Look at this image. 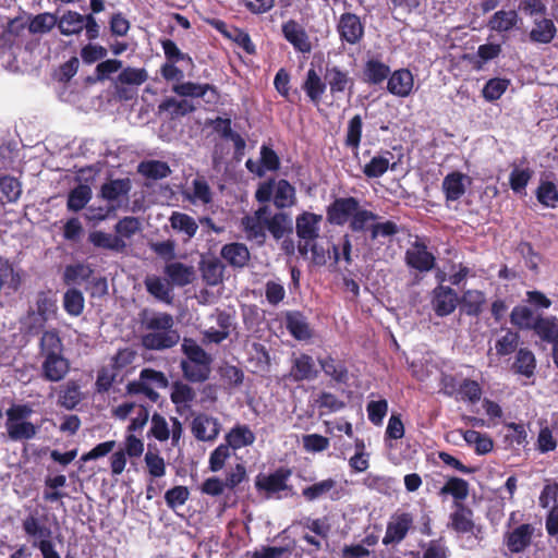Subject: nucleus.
I'll list each match as a JSON object with an SVG mask.
<instances>
[{
    "label": "nucleus",
    "mask_w": 558,
    "mask_h": 558,
    "mask_svg": "<svg viewBox=\"0 0 558 558\" xmlns=\"http://www.w3.org/2000/svg\"><path fill=\"white\" fill-rule=\"evenodd\" d=\"M145 333L142 344L148 350H165L174 347L180 341V335L174 329V319L168 313H151L143 319Z\"/></svg>",
    "instance_id": "obj_1"
},
{
    "label": "nucleus",
    "mask_w": 558,
    "mask_h": 558,
    "mask_svg": "<svg viewBox=\"0 0 558 558\" xmlns=\"http://www.w3.org/2000/svg\"><path fill=\"white\" fill-rule=\"evenodd\" d=\"M182 351L186 355L181 362L184 377L193 383L205 381L210 374V355L194 340L186 338L182 342Z\"/></svg>",
    "instance_id": "obj_2"
},
{
    "label": "nucleus",
    "mask_w": 558,
    "mask_h": 558,
    "mask_svg": "<svg viewBox=\"0 0 558 558\" xmlns=\"http://www.w3.org/2000/svg\"><path fill=\"white\" fill-rule=\"evenodd\" d=\"M350 229L354 232L369 231L371 240L375 241L378 238H389L399 232L396 222L391 220L379 221L378 216L359 205L352 220L350 221Z\"/></svg>",
    "instance_id": "obj_3"
},
{
    "label": "nucleus",
    "mask_w": 558,
    "mask_h": 558,
    "mask_svg": "<svg viewBox=\"0 0 558 558\" xmlns=\"http://www.w3.org/2000/svg\"><path fill=\"white\" fill-rule=\"evenodd\" d=\"M31 409L25 405H15L7 411V432L12 440H26L32 439L36 433L37 427L23 418L31 414Z\"/></svg>",
    "instance_id": "obj_4"
},
{
    "label": "nucleus",
    "mask_w": 558,
    "mask_h": 558,
    "mask_svg": "<svg viewBox=\"0 0 558 558\" xmlns=\"http://www.w3.org/2000/svg\"><path fill=\"white\" fill-rule=\"evenodd\" d=\"M168 379L162 372L151 368L142 369L137 380L128 384L129 393H142L150 401H157L159 393L157 389L166 388Z\"/></svg>",
    "instance_id": "obj_5"
},
{
    "label": "nucleus",
    "mask_w": 558,
    "mask_h": 558,
    "mask_svg": "<svg viewBox=\"0 0 558 558\" xmlns=\"http://www.w3.org/2000/svg\"><path fill=\"white\" fill-rule=\"evenodd\" d=\"M322 221V215L308 211H304L296 217L295 230L296 235L300 239L298 250L302 256H306L308 254L310 244L318 238Z\"/></svg>",
    "instance_id": "obj_6"
},
{
    "label": "nucleus",
    "mask_w": 558,
    "mask_h": 558,
    "mask_svg": "<svg viewBox=\"0 0 558 558\" xmlns=\"http://www.w3.org/2000/svg\"><path fill=\"white\" fill-rule=\"evenodd\" d=\"M149 434L159 441L171 439L175 447L183 434L182 423L177 417H171L169 423L166 417L155 413L150 420Z\"/></svg>",
    "instance_id": "obj_7"
},
{
    "label": "nucleus",
    "mask_w": 558,
    "mask_h": 558,
    "mask_svg": "<svg viewBox=\"0 0 558 558\" xmlns=\"http://www.w3.org/2000/svg\"><path fill=\"white\" fill-rule=\"evenodd\" d=\"M305 500L312 502L323 498L339 500L343 496V486L333 478H325L302 489Z\"/></svg>",
    "instance_id": "obj_8"
},
{
    "label": "nucleus",
    "mask_w": 558,
    "mask_h": 558,
    "mask_svg": "<svg viewBox=\"0 0 558 558\" xmlns=\"http://www.w3.org/2000/svg\"><path fill=\"white\" fill-rule=\"evenodd\" d=\"M130 191L131 181L129 179L110 180L101 185L99 197L118 210L128 201Z\"/></svg>",
    "instance_id": "obj_9"
},
{
    "label": "nucleus",
    "mask_w": 558,
    "mask_h": 558,
    "mask_svg": "<svg viewBox=\"0 0 558 558\" xmlns=\"http://www.w3.org/2000/svg\"><path fill=\"white\" fill-rule=\"evenodd\" d=\"M221 429V424L217 417L199 413L195 415L191 423V432L199 441H214Z\"/></svg>",
    "instance_id": "obj_10"
},
{
    "label": "nucleus",
    "mask_w": 558,
    "mask_h": 558,
    "mask_svg": "<svg viewBox=\"0 0 558 558\" xmlns=\"http://www.w3.org/2000/svg\"><path fill=\"white\" fill-rule=\"evenodd\" d=\"M291 475L290 470L279 469L268 475H258L255 486L258 490H264L269 497L278 496L288 489V480Z\"/></svg>",
    "instance_id": "obj_11"
},
{
    "label": "nucleus",
    "mask_w": 558,
    "mask_h": 558,
    "mask_svg": "<svg viewBox=\"0 0 558 558\" xmlns=\"http://www.w3.org/2000/svg\"><path fill=\"white\" fill-rule=\"evenodd\" d=\"M413 525V517L410 513L402 512L393 514L386 529L385 536L383 538V543L385 545L398 544L400 543L408 534L409 530Z\"/></svg>",
    "instance_id": "obj_12"
},
{
    "label": "nucleus",
    "mask_w": 558,
    "mask_h": 558,
    "mask_svg": "<svg viewBox=\"0 0 558 558\" xmlns=\"http://www.w3.org/2000/svg\"><path fill=\"white\" fill-rule=\"evenodd\" d=\"M534 532L532 524H520L505 534V545L510 553H522L531 545Z\"/></svg>",
    "instance_id": "obj_13"
},
{
    "label": "nucleus",
    "mask_w": 558,
    "mask_h": 558,
    "mask_svg": "<svg viewBox=\"0 0 558 558\" xmlns=\"http://www.w3.org/2000/svg\"><path fill=\"white\" fill-rule=\"evenodd\" d=\"M359 205L360 202L354 197L336 199L328 209L329 221L338 226L350 223Z\"/></svg>",
    "instance_id": "obj_14"
},
{
    "label": "nucleus",
    "mask_w": 558,
    "mask_h": 558,
    "mask_svg": "<svg viewBox=\"0 0 558 558\" xmlns=\"http://www.w3.org/2000/svg\"><path fill=\"white\" fill-rule=\"evenodd\" d=\"M407 264L420 271H428L433 268L435 257L427 251L425 244L415 241L405 252Z\"/></svg>",
    "instance_id": "obj_15"
},
{
    "label": "nucleus",
    "mask_w": 558,
    "mask_h": 558,
    "mask_svg": "<svg viewBox=\"0 0 558 558\" xmlns=\"http://www.w3.org/2000/svg\"><path fill=\"white\" fill-rule=\"evenodd\" d=\"M172 90L183 97H203L207 104H216L219 97L216 88L209 84L184 82L174 85Z\"/></svg>",
    "instance_id": "obj_16"
},
{
    "label": "nucleus",
    "mask_w": 558,
    "mask_h": 558,
    "mask_svg": "<svg viewBox=\"0 0 558 558\" xmlns=\"http://www.w3.org/2000/svg\"><path fill=\"white\" fill-rule=\"evenodd\" d=\"M268 217V206H263L253 215L245 216L242 219V226L248 239H255L259 242L265 236L266 222Z\"/></svg>",
    "instance_id": "obj_17"
},
{
    "label": "nucleus",
    "mask_w": 558,
    "mask_h": 558,
    "mask_svg": "<svg viewBox=\"0 0 558 558\" xmlns=\"http://www.w3.org/2000/svg\"><path fill=\"white\" fill-rule=\"evenodd\" d=\"M338 32L341 39L349 44H356L363 37L364 27L357 15L353 13H344L340 16Z\"/></svg>",
    "instance_id": "obj_18"
},
{
    "label": "nucleus",
    "mask_w": 558,
    "mask_h": 558,
    "mask_svg": "<svg viewBox=\"0 0 558 558\" xmlns=\"http://www.w3.org/2000/svg\"><path fill=\"white\" fill-rule=\"evenodd\" d=\"M163 274L172 286L184 287L193 282L195 269L181 262H169L163 267Z\"/></svg>",
    "instance_id": "obj_19"
},
{
    "label": "nucleus",
    "mask_w": 558,
    "mask_h": 558,
    "mask_svg": "<svg viewBox=\"0 0 558 558\" xmlns=\"http://www.w3.org/2000/svg\"><path fill=\"white\" fill-rule=\"evenodd\" d=\"M282 33L284 38L300 52H310L312 45L308 36L302 25L298 22L290 20L282 25Z\"/></svg>",
    "instance_id": "obj_20"
},
{
    "label": "nucleus",
    "mask_w": 558,
    "mask_h": 558,
    "mask_svg": "<svg viewBox=\"0 0 558 558\" xmlns=\"http://www.w3.org/2000/svg\"><path fill=\"white\" fill-rule=\"evenodd\" d=\"M433 293V307L438 316H447L456 310L458 295L452 289L438 286Z\"/></svg>",
    "instance_id": "obj_21"
},
{
    "label": "nucleus",
    "mask_w": 558,
    "mask_h": 558,
    "mask_svg": "<svg viewBox=\"0 0 558 558\" xmlns=\"http://www.w3.org/2000/svg\"><path fill=\"white\" fill-rule=\"evenodd\" d=\"M70 369V363L64 355L44 357L41 363L43 376L49 381H60Z\"/></svg>",
    "instance_id": "obj_22"
},
{
    "label": "nucleus",
    "mask_w": 558,
    "mask_h": 558,
    "mask_svg": "<svg viewBox=\"0 0 558 558\" xmlns=\"http://www.w3.org/2000/svg\"><path fill=\"white\" fill-rule=\"evenodd\" d=\"M318 371L312 356L301 354L292 359L290 377L294 381L312 380L317 377Z\"/></svg>",
    "instance_id": "obj_23"
},
{
    "label": "nucleus",
    "mask_w": 558,
    "mask_h": 558,
    "mask_svg": "<svg viewBox=\"0 0 558 558\" xmlns=\"http://www.w3.org/2000/svg\"><path fill=\"white\" fill-rule=\"evenodd\" d=\"M413 86V75L405 69L395 71L387 83L389 93L398 97H408L411 94Z\"/></svg>",
    "instance_id": "obj_24"
},
{
    "label": "nucleus",
    "mask_w": 558,
    "mask_h": 558,
    "mask_svg": "<svg viewBox=\"0 0 558 558\" xmlns=\"http://www.w3.org/2000/svg\"><path fill=\"white\" fill-rule=\"evenodd\" d=\"M256 436L250 426L245 424L234 425L225 436L226 444L235 451L244 447L252 446Z\"/></svg>",
    "instance_id": "obj_25"
},
{
    "label": "nucleus",
    "mask_w": 558,
    "mask_h": 558,
    "mask_svg": "<svg viewBox=\"0 0 558 558\" xmlns=\"http://www.w3.org/2000/svg\"><path fill=\"white\" fill-rule=\"evenodd\" d=\"M471 183V179L461 173L452 172L445 177L442 181V190L448 201L459 199L466 190V186Z\"/></svg>",
    "instance_id": "obj_26"
},
{
    "label": "nucleus",
    "mask_w": 558,
    "mask_h": 558,
    "mask_svg": "<svg viewBox=\"0 0 558 558\" xmlns=\"http://www.w3.org/2000/svg\"><path fill=\"white\" fill-rule=\"evenodd\" d=\"M144 284L146 287L147 292L155 299L168 304L171 303L172 284L170 283L167 277L161 278L157 275H149L145 278Z\"/></svg>",
    "instance_id": "obj_27"
},
{
    "label": "nucleus",
    "mask_w": 558,
    "mask_h": 558,
    "mask_svg": "<svg viewBox=\"0 0 558 558\" xmlns=\"http://www.w3.org/2000/svg\"><path fill=\"white\" fill-rule=\"evenodd\" d=\"M85 15L68 10L58 19V28L64 36L80 35L84 31Z\"/></svg>",
    "instance_id": "obj_28"
},
{
    "label": "nucleus",
    "mask_w": 558,
    "mask_h": 558,
    "mask_svg": "<svg viewBox=\"0 0 558 558\" xmlns=\"http://www.w3.org/2000/svg\"><path fill=\"white\" fill-rule=\"evenodd\" d=\"M171 228L183 235L184 241L191 240L198 230L196 220L187 214L173 211L169 218Z\"/></svg>",
    "instance_id": "obj_29"
},
{
    "label": "nucleus",
    "mask_w": 558,
    "mask_h": 558,
    "mask_svg": "<svg viewBox=\"0 0 558 558\" xmlns=\"http://www.w3.org/2000/svg\"><path fill=\"white\" fill-rule=\"evenodd\" d=\"M520 17L514 10H499L488 21V28L497 33H506L518 26Z\"/></svg>",
    "instance_id": "obj_30"
},
{
    "label": "nucleus",
    "mask_w": 558,
    "mask_h": 558,
    "mask_svg": "<svg viewBox=\"0 0 558 558\" xmlns=\"http://www.w3.org/2000/svg\"><path fill=\"white\" fill-rule=\"evenodd\" d=\"M325 81L331 94L343 93L353 86V80L350 77L349 72L338 66L326 69Z\"/></svg>",
    "instance_id": "obj_31"
},
{
    "label": "nucleus",
    "mask_w": 558,
    "mask_h": 558,
    "mask_svg": "<svg viewBox=\"0 0 558 558\" xmlns=\"http://www.w3.org/2000/svg\"><path fill=\"white\" fill-rule=\"evenodd\" d=\"M534 332L543 341L551 343L553 347L558 343V318L556 316H538Z\"/></svg>",
    "instance_id": "obj_32"
},
{
    "label": "nucleus",
    "mask_w": 558,
    "mask_h": 558,
    "mask_svg": "<svg viewBox=\"0 0 558 558\" xmlns=\"http://www.w3.org/2000/svg\"><path fill=\"white\" fill-rule=\"evenodd\" d=\"M88 241L97 248H104L112 252L120 253L126 248V243H122L116 234L100 230L92 231L88 234Z\"/></svg>",
    "instance_id": "obj_33"
},
{
    "label": "nucleus",
    "mask_w": 558,
    "mask_h": 558,
    "mask_svg": "<svg viewBox=\"0 0 558 558\" xmlns=\"http://www.w3.org/2000/svg\"><path fill=\"white\" fill-rule=\"evenodd\" d=\"M142 231V222L137 217L126 216L114 226V234L122 242L129 244L134 235Z\"/></svg>",
    "instance_id": "obj_34"
},
{
    "label": "nucleus",
    "mask_w": 558,
    "mask_h": 558,
    "mask_svg": "<svg viewBox=\"0 0 558 558\" xmlns=\"http://www.w3.org/2000/svg\"><path fill=\"white\" fill-rule=\"evenodd\" d=\"M473 513L470 509L458 506L457 509L450 515V524L452 529L461 534L471 533L474 534V522L472 520Z\"/></svg>",
    "instance_id": "obj_35"
},
{
    "label": "nucleus",
    "mask_w": 558,
    "mask_h": 558,
    "mask_svg": "<svg viewBox=\"0 0 558 558\" xmlns=\"http://www.w3.org/2000/svg\"><path fill=\"white\" fill-rule=\"evenodd\" d=\"M286 326L290 333L298 340L311 338V329L305 317L299 312H290L286 317Z\"/></svg>",
    "instance_id": "obj_36"
},
{
    "label": "nucleus",
    "mask_w": 558,
    "mask_h": 558,
    "mask_svg": "<svg viewBox=\"0 0 558 558\" xmlns=\"http://www.w3.org/2000/svg\"><path fill=\"white\" fill-rule=\"evenodd\" d=\"M222 257L234 267H243L250 259L247 247L242 243H231L222 247Z\"/></svg>",
    "instance_id": "obj_37"
},
{
    "label": "nucleus",
    "mask_w": 558,
    "mask_h": 558,
    "mask_svg": "<svg viewBox=\"0 0 558 558\" xmlns=\"http://www.w3.org/2000/svg\"><path fill=\"white\" fill-rule=\"evenodd\" d=\"M556 31L551 20L541 19L534 22V26L530 32V38L537 44H548L554 39Z\"/></svg>",
    "instance_id": "obj_38"
},
{
    "label": "nucleus",
    "mask_w": 558,
    "mask_h": 558,
    "mask_svg": "<svg viewBox=\"0 0 558 558\" xmlns=\"http://www.w3.org/2000/svg\"><path fill=\"white\" fill-rule=\"evenodd\" d=\"M303 89L314 104L318 105L322 96L326 89V83L323 82L320 76L314 69H310L306 73V80L303 84Z\"/></svg>",
    "instance_id": "obj_39"
},
{
    "label": "nucleus",
    "mask_w": 558,
    "mask_h": 558,
    "mask_svg": "<svg viewBox=\"0 0 558 558\" xmlns=\"http://www.w3.org/2000/svg\"><path fill=\"white\" fill-rule=\"evenodd\" d=\"M295 201V190L286 180L274 183V203L278 208L290 207Z\"/></svg>",
    "instance_id": "obj_40"
},
{
    "label": "nucleus",
    "mask_w": 558,
    "mask_h": 558,
    "mask_svg": "<svg viewBox=\"0 0 558 558\" xmlns=\"http://www.w3.org/2000/svg\"><path fill=\"white\" fill-rule=\"evenodd\" d=\"M23 530L28 536L35 538L34 543L50 541L51 530L47 525L43 524L34 514H29L24 519Z\"/></svg>",
    "instance_id": "obj_41"
},
{
    "label": "nucleus",
    "mask_w": 558,
    "mask_h": 558,
    "mask_svg": "<svg viewBox=\"0 0 558 558\" xmlns=\"http://www.w3.org/2000/svg\"><path fill=\"white\" fill-rule=\"evenodd\" d=\"M538 316L527 306H515L510 314L512 325L524 330H534Z\"/></svg>",
    "instance_id": "obj_42"
},
{
    "label": "nucleus",
    "mask_w": 558,
    "mask_h": 558,
    "mask_svg": "<svg viewBox=\"0 0 558 558\" xmlns=\"http://www.w3.org/2000/svg\"><path fill=\"white\" fill-rule=\"evenodd\" d=\"M392 159V154L390 151H385L380 155L374 156L369 162H367L363 172L367 178H379L381 177L390 167V162Z\"/></svg>",
    "instance_id": "obj_43"
},
{
    "label": "nucleus",
    "mask_w": 558,
    "mask_h": 558,
    "mask_svg": "<svg viewBox=\"0 0 558 558\" xmlns=\"http://www.w3.org/2000/svg\"><path fill=\"white\" fill-rule=\"evenodd\" d=\"M462 436L465 442L473 447L477 454H486L493 449L494 442L492 438L485 434L469 429L463 432Z\"/></svg>",
    "instance_id": "obj_44"
},
{
    "label": "nucleus",
    "mask_w": 558,
    "mask_h": 558,
    "mask_svg": "<svg viewBox=\"0 0 558 558\" xmlns=\"http://www.w3.org/2000/svg\"><path fill=\"white\" fill-rule=\"evenodd\" d=\"M58 17L52 13H40L29 17L28 31L31 34H46L58 24Z\"/></svg>",
    "instance_id": "obj_45"
},
{
    "label": "nucleus",
    "mask_w": 558,
    "mask_h": 558,
    "mask_svg": "<svg viewBox=\"0 0 558 558\" xmlns=\"http://www.w3.org/2000/svg\"><path fill=\"white\" fill-rule=\"evenodd\" d=\"M40 354L43 357L63 355V344L57 331H46L40 339Z\"/></svg>",
    "instance_id": "obj_46"
},
{
    "label": "nucleus",
    "mask_w": 558,
    "mask_h": 558,
    "mask_svg": "<svg viewBox=\"0 0 558 558\" xmlns=\"http://www.w3.org/2000/svg\"><path fill=\"white\" fill-rule=\"evenodd\" d=\"M92 198V189L88 185L81 184L73 189L68 196V209L78 211L83 209Z\"/></svg>",
    "instance_id": "obj_47"
},
{
    "label": "nucleus",
    "mask_w": 558,
    "mask_h": 558,
    "mask_svg": "<svg viewBox=\"0 0 558 558\" xmlns=\"http://www.w3.org/2000/svg\"><path fill=\"white\" fill-rule=\"evenodd\" d=\"M171 401L178 409H186L195 398L193 388L183 383H174L171 390Z\"/></svg>",
    "instance_id": "obj_48"
},
{
    "label": "nucleus",
    "mask_w": 558,
    "mask_h": 558,
    "mask_svg": "<svg viewBox=\"0 0 558 558\" xmlns=\"http://www.w3.org/2000/svg\"><path fill=\"white\" fill-rule=\"evenodd\" d=\"M57 311L56 300L47 294H39L36 302L35 317L37 318V325L46 323L50 319Z\"/></svg>",
    "instance_id": "obj_49"
},
{
    "label": "nucleus",
    "mask_w": 558,
    "mask_h": 558,
    "mask_svg": "<svg viewBox=\"0 0 558 558\" xmlns=\"http://www.w3.org/2000/svg\"><path fill=\"white\" fill-rule=\"evenodd\" d=\"M536 361L532 351L527 349H520L517 353L513 367L517 373L531 377L535 371Z\"/></svg>",
    "instance_id": "obj_50"
},
{
    "label": "nucleus",
    "mask_w": 558,
    "mask_h": 558,
    "mask_svg": "<svg viewBox=\"0 0 558 558\" xmlns=\"http://www.w3.org/2000/svg\"><path fill=\"white\" fill-rule=\"evenodd\" d=\"M440 495H451L457 500H464L469 495V484L459 477H451L440 488Z\"/></svg>",
    "instance_id": "obj_51"
},
{
    "label": "nucleus",
    "mask_w": 558,
    "mask_h": 558,
    "mask_svg": "<svg viewBox=\"0 0 558 558\" xmlns=\"http://www.w3.org/2000/svg\"><path fill=\"white\" fill-rule=\"evenodd\" d=\"M138 171L147 178L163 179L170 173V168L163 161L149 160L141 162Z\"/></svg>",
    "instance_id": "obj_52"
},
{
    "label": "nucleus",
    "mask_w": 558,
    "mask_h": 558,
    "mask_svg": "<svg viewBox=\"0 0 558 558\" xmlns=\"http://www.w3.org/2000/svg\"><path fill=\"white\" fill-rule=\"evenodd\" d=\"M362 118L361 116H354L349 122L345 135V145L350 147L354 153H357L361 136H362Z\"/></svg>",
    "instance_id": "obj_53"
},
{
    "label": "nucleus",
    "mask_w": 558,
    "mask_h": 558,
    "mask_svg": "<svg viewBox=\"0 0 558 558\" xmlns=\"http://www.w3.org/2000/svg\"><path fill=\"white\" fill-rule=\"evenodd\" d=\"M232 449L228 444L219 445L209 456L208 459V469L211 472H219L226 465V462L229 460L232 453Z\"/></svg>",
    "instance_id": "obj_54"
},
{
    "label": "nucleus",
    "mask_w": 558,
    "mask_h": 558,
    "mask_svg": "<svg viewBox=\"0 0 558 558\" xmlns=\"http://www.w3.org/2000/svg\"><path fill=\"white\" fill-rule=\"evenodd\" d=\"M92 274L93 269L89 265L78 263L66 266L63 277L66 283H78L87 280Z\"/></svg>",
    "instance_id": "obj_55"
},
{
    "label": "nucleus",
    "mask_w": 558,
    "mask_h": 558,
    "mask_svg": "<svg viewBox=\"0 0 558 558\" xmlns=\"http://www.w3.org/2000/svg\"><path fill=\"white\" fill-rule=\"evenodd\" d=\"M193 204H208L211 202V191L203 179H195L192 182V192L187 195Z\"/></svg>",
    "instance_id": "obj_56"
},
{
    "label": "nucleus",
    "mask_w": 558,
    "mask_h": 558,
    "mask_svg": "<svg viewBox=\"0 0 558 558\" xmlns=\"http://www.w3.org/2000/svg\"><path fill=\"white\" fill-rule=\"evenodd\" d=\"M291 220L286 214L279 213L274 216H270V209L268 208V217L266 222V229L276 238L280 239L288 227L290 226Z\"/></svg>",
    "instance_id": "obj_57"
},
{
    "label": "nucleus",
    "mask_w": 558,
    "mask_h": 558,
    "mask_svg": "<svg viewBox=\"0 0 558 558\" xmlns=\"http://www.w3.org/2000/svg\"><path fill=\"white\" fill-rule=\"evenodd\" d=\"M159 109L168 111L172 117L185 116L194 111V106L187 100H177L175 98H168L159 105Z\"/></svg>",
    "instance_id": "obj_58"
},
{
    "label": "nucleus",
    "mask_w": 558,
    "mask_h": 558,
    "mask_svg": "<svg viewBox=\"0 0 558 558\" xmlns=\"http://www.w3.org/2000/svg\"><path fill=\"white\" fill-rule=\"evenodd\" d=\"M65 311L72 316H78L84 308V298L81 291L76 289L68 290L63 298Z\"/></svg>",
    "instance_id": "obj_59"
},
{
    "label": "nucleus",
    "mask_w": 558,
    "mask_h": 558,
    "mask_svg": "<svg viewBox=\"0 0 558 558\" xmlns=\"http://www.w3.org/2000/svg\"><path fill=\"white\" fill-rule=\"evenodd\" d=\"M0 192L7 198L8 202H16L22 193L20 182L10 175L0 177Z\"/></svg>",
    "instance_id": "obj_60"
},
{
    "label": "nucleus",
    "mask_w": 558,
    "mask_h": 558,
    "mask_svg": "<svg viewBox=\"0 0 558 558\" xmlns=\"http://www.w3.org/2000/svg\"><path fill=\"white\" fill-rule=\"evenodd\" d=\"M535 448L539 453H547L557 448V438L554 436L551 428L548 426L541 427L535 442Z\"/></svg>",
    "instance_id": "obj_61"
},
{
    "label": "nucleus",
    "mask_w": 558,
    "mask_h": 558,
    "mask_svg": "<svg viewBox=\"0 0 558 558\" xmlns=\"http://www.w3.org/2000/svg\"><path fill=\"white\" fill-rule=\"evenodd\" d=\"M485 303V295L477 290H469L463 294L462 304L469 315H476Z\"/></svg>",
    "instance_id": "obj_62"
},
{
    "label": "nucleus",
    "mask_w": 558,
    "mask_h": 558,
    "mask_svg": "<svg viewBox=\"0 0 558 558\" xmlns=\"http://www.w3.org/2000/svg\"><path fill=\"white\" fill-rule=\"evenodd\" d=\"M533 171L530 168L514 167L510 173V186L513 192L521 193L524 191L531 180Z\"/></svg>",
    "instance_id": "obj_63"
},
{
    "label": "nucleus",
    "mask_w": 558,
    "mask_h": 558,
    "mask_svg": "<svg viewBox=\"0 0 558 558\" xmlns=\"http://www.w3.org/2000/svg\"><path fill=\"white\" fill-rule=\"evenodd\" d=\"M537 199L547 207H555L558 203V190L553 182L544 181L537 189Z\"/></svg>",
    "instance_id": "obj_64"
}]
</instances>
